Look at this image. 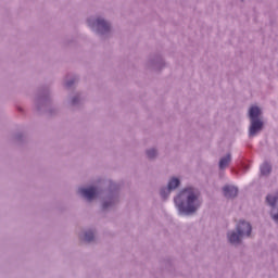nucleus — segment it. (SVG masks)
I'll return each mask as SVG.
<instances>
[{
	"mask_svg": "<svg viewBox=\"0 0 278 278\" xmlns=\"http://www.w3.org/2000/svg\"><path fill=\"white\" fill-rule=\"evenodd\" d=\"M174 201L182 214H194L201 207L199 191L192 187L184 189Z\"/></svg>",
	"mask_w": 278,
	"mask_h": 278,
	"instance_id": "nucleus-1",
	"label": "nucleus"
},
{
	"mask_svg": "<svg viewBox=\"0 0 278 278\" xmlns=\"http://www.w3.org/2000/svg\"><path fill=\"white\" fill-rule=\"evenodd\" d=\"M251 224L241 222L237 225V231H231L228 233V240L231 244H238V242H240L244 236H251Z\"/></svg>",
	"mask_w": 278,
	"mask_h": 278,
	"instance_id": "nucleus-2",
	"label": "nucleus"
},
{
	"mask_svg": "<svg viewBox=\"0 0 278 278\" xmlns=\"http://www.w3.org/2000/svg\"><path fill=\"white\" fill-rule=\"evenodd\" d=\"M260 114H262V110L257 106H251L249 111V116L251 118V126H250V136H255L257 131H261L264 124L260 118Z\"/></svg>",
	"mask_w": 278,
	"mask_h": 278,
	"instance_id": "nucleus-3",
	"label": "nucleus"
},
{
	"mask_svg": "<svg viewBox=\"0 0 278 278\" xmlns=\"http://www.w3.org/2000/svg\"><path fill=\"white\" fill-rule=\"evenodd\" d=\"M266 201L268 205L271 207V218L275 220V223H278V213L275 214V208L278 207V194L273 197V195H267Z\"/></svg>",
	"mask_w": 278,
	"mask_h": 278,
	"instance_id": "nucleus-4",
	"label": "nucleus"
},
{
	"mask_svg": "<svg viewBox=\"0 0 278 278\" xmlns=\"http://www.w3.org/2000/svg\"><path fill=\"white\" fill-rule=\"evenodd\" d=\"M175 188H179V179L178 178H172L168 182V189L161 190V197L163 199H166L170 194V190H175Z\"/></svg>",
	"mask_w": 278,
	"mask_h": 278,
	"instance_id": "nucleus-5",
	"label": "nucleus"
},
{
	"mask_svg": "<svg viewBox=\"0 0 278 278\" xmlns=\"http://www.w3.org/2000/svg\"><path fill=\"white\" fill-rule=\"evenodd\" d=\"M79 192L87 199L88 201H92L97 197V189L94 187L90 188H80Z\"/></svg>",
	"mask_w": 278,
	"mask_h": 278,
	"instance_id": "nucleus-6",
	"label": "nucleus"
},
{
	"mask_svg": "<svg viewBox=\"0 0 278 278\" xmlns=\"http://www.w3.org/2000/svg\"><path fill=\"white\" fill-rule=\"evenodd\" d=\"M223 191L226 199H233L235 197H238V188H236L235 186L226 185L223 188Z\"/></svg>",
	"mask_w": 278,
	"mask_h": 278,
	"instance_id": "nucleus-7",
	"label": "nucleus"
},
{
	"mask_svg": "<svg viewBox=\"0 0 278 278\" xmlns=\"http://www.w3.org/2000/svg\"><path fill=\"white\" fill-rule=\"evenodd\" d=\"M96 23L99 31H110V23L105 20L98 18Z\"/></svg>",
	"mask_w": 278,
	"mask_h": 278,
	"instance_id": "nucleus-8",
	"label": "nucleus"
},
{
	"mask_svg": "<svg viewBox=\"0 0 278 278\" xmlns=\"http://www.w3.org/2000/svg\"><path fill=\"white\" fill-rule=\"evenodd\" d=\"M229 162H231V154H227L225 157L219 161V168H227L229 166Z\"/></svg>",
	"mask_w": 278,
	"mask_h": 278,
	"instance_id": "nucleus-9",
	"label": "nucleus"
},
{
	"mask_svg": "<svg viewBox=\"0 0 278 278\" xmlns=\"http://www.w3.org/2000/svg\"><path fill=\"white\" fill-rule=\"evenodd\" d=\"M270 170H273V168L270 167V164H268V163H264L261 166V174L262 175H270Z\"/></svg>",
	"mask_w": 278,
	"mask_h": 278,
	"instance_id": "nucleus-10",
	"label": "nucleus"
},
{
	"mask_svg": "<svg viewBox=\"0 0 278 278\" xmlns=\"http://www.w3.org/2000/svg\"><path fill=\"white\" fill-rule=\"evenodd\" d=\"M147 155H148V157H150V160H151V159L155 157V155H157V151H155V149L149 150V151L147 152Z\"/></svg>",
	"mask_w": 278,
	"mask_h": 278,
	"instance_id": "nucleus-11",
	"label": "nucleus"
},
{
	"mask_svg": "<svg viewBox=\"0 0 278 278\" xmlns=\"http://www.w3.org/2000/svg\"><path fill=\"white\" fill-rule=\"evenodd\" d=\"M85 238H86V240H88V242H90V240H92V238H94V235L92 232H90L89 236L86 235Z\"/></svg>",
	"mask_w": 278,
	"mask_h": 278,
	"instance_id": "nucleus-12",
	"label": "nucleus"
},
{
	"mask_svg": "<svg viewBox=\"0 0 278 278\" xmlns=\"http://www.w3.org/2000/svg\"><path fill=\"white\" fill-rule=\"evenodd\" d=\"M74 81L72 83H66V86H73Z\"/></svg>",
	"mask_w": 278,
	"mask_h": 278,
	"instance_id": "nucleus-13",
	"label": "nucleus"
},
{
	"mask_svg": "<svg viewBox=\"0 0 278 278\" xmlns=\"http://www.w3.org/2000/svg\"><path fill=\"white\" fill-rule=\"evenodd\" d=\"M103 207H104V208H105V207H108V204H106V203H104Z\"/></svg>",
	"mask_w": 278,
	"mask_h": 278,
	"instance_id": "nucleus-14",
	"label": "nucleus"
}]
</instances>
